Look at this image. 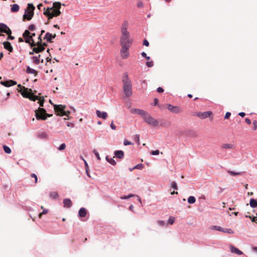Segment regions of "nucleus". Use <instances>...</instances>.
Segmentation results:
<instances>
[{"mask_svg":"<svg viewBox=\"0 0 257 257\" xmlns=\"http://www.w3.org/2000/svg\"><path fill=\"white\" fill-rule=\"evenodd\" d=\"M122 82L123 83V91L125 96L127 97L131 96L133 94L132 84L127 73H124L123 74Z\"/></svg>","mask_w":257,"mask_h":257,"instance_id":"obj_1","label":"nucleus"},{"mask_svg":"<svg viewBox=\"0 0 257 257\" xmlns=\"http://www.w3.org/2000/svg\"><path fill=\"white\" fill-rule=\"evenodd\" d=\"M35 116L38 120H46L47 117L51 116L52 114H47L45 109L39 108L38 109L35 110Z\"/></svg>","mask_w":257,"mask_h":257,"instance_id":"obj_2","label":"nucleus"},{"mask_svg":"<svg viewBox=\"0 0 257 257\" xmlns=\"http://www.w3.org/2000/svg\"><path fill=\"white\" fill-rule=\"evenodd\" d=\"M35 9V7L32 4H28V7L27 9L25 10V14L23 16V18L24 19H27L28 20H30L33 15H34V10Z\"/></svg>","mask_w":257,"mask_h":257,"instance_id":"obj_3","label":"nucleus"},{"mask_svg":"<svg viewBox=\"0 0 257 257\" xmlns=\"http://www.w3.org/2000/svg\"><path fill=\"white\" fill-rule=\"evenodd\" d=\"M61 3L59 2L54 3L53 4V7L51 8L52 9L51 10V15L50 18H53L54 17H57L59 16L61 12L60 11V9L61 8Z\"/></svg>","mask_w":257,"mask_h":257,"instance_id":"obj_4","label":"nucleus"},{"mask_svg":"<svg viewBox=\"0 0 257 257\" xmlns=\"http://www.w3.org/2000/svg\"><path fill=\"white\" fill-rule=\"evenodd\" d=\"M143 118L147 123L153 126L158 125L159 122L158 120L151 116L148 112L146 113Z\"/></svg>","mask_w":257,"mask_h":257,"instance_id":"obj_5","label":"nucleus"},{"mask_svg":"<svg viewBox=\"0 0 257 257\" xmlns=\"http://www.w3.org/2000/svg\"><path fill=\"white\" fill-rule=\"evenodd\" d=\"M66 108L65 105H54V109L56 112L57 115L60 116H68V114H67L66 111H65V109Z\"/></svg>","mask_w":257,"mask_h":257,"instance_id":"obj_6","label":"nucleus"},{"mask_svg":"<svg viewBox=\"0 0 257 257\" xmlns=\"http://www.w3.org/2000/svg\"><path fill=\"white\" fill-rule=\"evenodd\" d=\"M30 34L31 33L29 30H25L24 33L23 34V36L25 39V41L26 43H28L30 45L31 47H33V46H35V42L33 40V39H32L30 37Z\"/></svg>","mask_w":257,"mask_h":257,"instance_id":"obj_7","label":"nucleus"},{"mask_svg":"<svg viewBox=\"0 0 257 257\" xmlns=\"http://www.w3.org/2000/svg\"><path fill=\"white\" fill-rule=\"evenodd\" d=\"M133 40L130 36H121L120 38V44L121 45L131 46Z\"/></svg>","mask_w":257,"mask_h":257,"instance_id":"obj_8","label":"nucleus"},{"mask_svg":"<svg viewBox=\"0 0 257 257\" xmlns=\"http://www.w3.org/2000/svg\"><path fill=\"white\" fill-rule=\"evenodd\" d=\"M129 26L128 22L124 21L120 27L121 36H130V32L127 31Z\"/></svg>","mask_w":257,"mask_h":257,"instance_id":"obj_9","label":"nucleus"},{"mask_svg":"<svg viewBox=\"0 0 257 257\" xmlns=\"http://www.w3.org/2000/svg\"><path fill=\"white\" fill-rule=\"evenodd\" d=\"M130 47L129 46L121 45L120 53L122 59H126L129 56L128 49Z\"/></svg>","mask_w":257,"mask_h":257,"instance_id":"obj_10","label":"nucleus"},{"mask_svg":"<svg viewBox=\"0 0 257 257\" xmlns=\"http://www.w3.org/2000/svg\"><path fill=\"white\" fill-rule=\"evenodd\" d=\"M0 32L5 33L8 35H10L12 33L10 29L6 24L3 23H0Z\"/></svg>","mask_w":257,"mask_h":257,"instance_id":"obj_11","label":"nucleus"},{"mask_svg":"<svg viewBox=\"0 0 257 257\" xmlns=\"http://www.w3.org/2000/svg\"><path fill=\"white\" fill-rule=\"evenodd\" d=\"M130 111L133 114H138L141 115L143 118L146 113L147 111L141 109H138V108H131L130 110Z\"/></svg>","mask_w":257,"mask_h":257,"instance_id":"obj_12","label":"nucleus"},{"mask_svg":"<svg viewBox=\"0 0 257 257\" xmlns=\"http://www.w3.org/2000/svg\"><path fill=\"white\" fill-rule=\"evenodd\" d=\"M31 60L33 63H35V64H39L40 63H44V59L41 58V55L40 54L37 56L32 57L31 58Z\"/></svg>","mask_w":257,"mask_h":257,"instance_id":"obj_13","label":"nucleus"},{"mask_svg":"<svg viewBox=\"0 0 257 257\" xmlns=\"http://www.w3.org/2000/svg\"><path fill=\"white\" fill-rule=\"evenodd\" d=\"M31 90L28 89L27 88L23 87V90H19V91L21 93L22 95L25 98H28L29 97L30 95L32 93Z\"/></svg>","mask_w":257,"mask_h":257,"instance_id":"obj_14","label":"nucleus"},{"mask_svg":"<svg viewBox=\"0 0 257 257\" xmlns=\"http://www.w3.org/2000/svg\"><path fill=\"white\" fill-rule=\"evenodd\" d=\"M32 48H33V52H35L36 53H39L45 50V48L42 44L35 45V46Z\"/></svg>","mask_w":257,"mask_h":257,"instance_id":"obj_15","label":"nucleus"},{"mask_svg":"<svg viewBox=\"0 0 257 257\" xmlns=\"http://www.w3.org/2000/svg\"><path fill=\"white\" fill-rule=\"evenodd\" d=\"M0 83L6 87H10L16 85L17 82L13 80H10L6 81H1Z\"/></svg>","mask_w":257,"mask_h":257,"instance_id":"obj_16","label":"nucleus"},{"mask_svg":"<svg viewBox=\"0 0 257 257\" xmlns=\"http://www.w3.org/2000/svg\"><path fill=\"white\" fill-rule=\"evenodd\" d=\"M167 108L171 111L174 113H179L181 112V109L177 106H174L170 104H167Z\"/></svg>","mask_w":257,"mask_h":257,"instance_id":"obj_17","label":"nucleus"},{"mask_svg":"<svg viewBox=\"0 0 257 257\" xmlns=\"http://www.w3.org/2000/svg\"><path fill=\"white\" fill-rule=\"evenodd\" d=\"M212 112L211 111H205L203 112H198L197 113V116L201 119L206 118L208 117Z\"/></svg>","mask_w":257,"mask_h":257,"instance_id":"obj_18","label":"nucleus"},{"mask_svg":"<svg viewBox=\"0 0 257 257\" xmlns=\"http://www.w3.org/2000/svg\"><path fill=\"white\" fill-rule=\"evenodd\" d=\"M96 114L98 117L104 119H105L108 116V114L106 112H101L99 110H97L96 111Z\"/></svg>","mask_w":257,"mask_h":257,"instance_id":"obj_19","label":"nucleus"},{"mask_svg":"<svg viewBox=\"0 0 257 257\" xmlns=\"http://www.w3.org/2000/svg\"><path fill=\"white\" fill-rule=\"evenodd\" d=\"M229 247L230 249V251L232 253H235L238 255H241L243 254V252L241 250H239L238 248H236L232 245H230Z\"/></svg>","mask_w":257,"mask_h":257,"instance_id":"obj_20","label":"nucleus"},{"mask_svg":"<svg viewBox=\"0 0 257 257\" xmlns=\"http://www.w3.org/2000/svg\"><path fill=\"white\" fill-rule=\"evenodd\" d=\"M56 35H52L49 32H47L44 38V39L46 40L47 42H51L52 38H55Z\"/></svg>","mask_w":257,"mask_h":257,"instance_id":"obj_21","label":"nucleus"},{"mask_svg":"<svg viewBox=\"0 0 257 257\" xmlns=\"http://www.w3.org/2000/svg\"><path fill=\"white\" fill-rule=\"evenodd\" d=\"M114 154L115 157L118 159H122L124 157V153L121 150L114 151Z\"/></svg>","mask_w":257,"mask_h":257,"instance_id":"obj_22","label":"nucleus"},{"mask_svg":"<svg viewBox=\"0 0 257 257\" xmlns=\"http://www.w3.org/2000/svg\"><path fill=\"white\" fill-rule=\"evenodd\" d=\"M4 48L10 51V52H13V48L11 44V43L9 42H4L3 43Z\"/></svg>","mask_w":257,"mask_h":257,"instance_id":"obj_23","label":"nucleus"},{"mask_svg":"<svg viewBox=\"0 0 257 257\" xmlns=\"http://www.w3.org/2000/svg\"><path fill=\"white\" fill-rule=\"evenodd\" d=\"M64 207L69 208L72 206V203L70 199H64L63 200Z\"/></svg>","mask_w":257,"mask_h":257,"instance_id":"obj_24","label":"nucleus"},{"mask_svg":"<svg viewBox=\"0 0 257 257\" xmlns=\"http://www.w3.org/2000/svg\"><path fill=\"white\" fill-rule=\"evenodd\" d=\"M87 213L86 210L85 208H81L78 212V215L80 217H83L86 216Z\"/></svg>","mask_w":257,"mask_h":257,"instance_id":"obj_25","label":"nucleus"},{"mask_svg":"<svg viewBox=\"0 0 257 257\" xmlns=\"http://www.w3.org/2000/svg\"><path fill=\"white\" fill-rule=\"evenodd\" d=\"M19 9V6L18 4H14L12 6L11 10L12 12H17Z\"/></svg>","mask_w":257,"mask_h":257,"instance_id":"obj_26","label":"nucleus"},{"mask_svg":"<svg viewBox=\"0 0 257 257\" xmlns=\"http://www.w3.org/2000/svg\"><path fill=\"white\" fill-rule=\"evenodd\" d=\"M51 10H52V9L48 8L47 9V10H46L44 11V14L45 16H47V17H48V19H52V18H50V17L51 16V15H52V14H51Z\"/></svg>","mask_w":257,"mask_h":257,"instance_id":"obj_27","label":"nucleus"},{"mask_svg":"<svg viewBox=\"0 0 257 257\" xmlns=\"http://www.w3.org/2000/svg\"><path fill=\"white\" fill-rule=\"evenodd\" d=\"M249 204L250 206L252 208L257 207V201L254 199L251 198L250 200Z\"/></svg>","mask_w":257,"mask_h":257,"instance_id":"obj_28","label":"nucleus"},{"mask_svg":"<svg viewBox=\"0 0 257 257\" xmlns=\"http://www.w3.org/2000/svg\"><path fill=\"white\" fill-rule=\"evenodd\" d=\"M106 160L109 163L112 165H115L116 164V162L113 160V158H109L108 156H106L105 157Z\"/></svg>","mask_w":257,"mask_h":257,"instance_id":"obj_29","label":"nucleus"},{"mask_svg":"<svg viewBox=\"0 0 257 257\" xmlns=\"http://www.w3.org/2000/svg\"><path fill=\"white\" fill-rule=\"evenodd\" d=\"M26 72L29 74H37L36 70L31 68L30 67L28 66L26 69Z\"/></svg>","mask_w":257,"mask_h":257,"instance_id":"obj_30","label":"nucleus"},{"mask_svg":"<svg viewBox=\"0 0 257 257\" xmlns=\"http://www.w3.org/2000/svg\"><path fill=\"white\" fill-rule=\"evenodd\" d=\"M28 98L32 100V101H35L36 100H38L39 99V97L37 95H34L32 93L30 95L29 97H28Z\"/></svg>","mask_w":257,"mask_h":257,"instance_id":"obj_31","label":"nucleus"},{"mask_svg":"<svg viewBox=\"0 0 257 257\" xmlns=\"http://www.w3.org/2000/svg\"><path fill=\"white\" fill-rule=\"evenodd\" d=\"M211 229L212 230H215L219 231H221V232H222V231H223V228L221 227V226H218V225H213V226H211Z\"/></svg>","mask_w":257,"mask_h":257,"instance_id":"obj_32","label":"nucleus"},{"mask_svg":"<svg viewBox=\"0 0 257 257\" xmlns=\"http://www.w3.org/2000/svg\"><path fill=\"white\" fill-rule=\"evenodd\" d=\"M222 148L225 149H231L234 148V145L230 144H224Z\"/></svg>","mask_w":257,"mask_h":257,"instance_id":"obj_33","label":"nucleus"},{"mask_svg":"<svg viewBox=\"0 0 257 257\" xmlns=\"http://www.w3.org/2000/svg\"><path fill=\"white\" fill-rule=\"evenodd\" d=\"M226 172L231 176H236V175H241V172H236L230 170H227Z\"/></svg>","mask_w":257,"mask_h":257,"instance_id":"obj_34","label":"nucleus"},{"mask_svg":"<svg viewBox=\"0 0 257 257\" xmlns=\"http://www.w3.org/2000/svg\"><path fill=\"white\" fill-rule=\"evenodd\" d=\"M196 201V198L193 196H191L188 198V202L190 204H193Z\"/></svg>","mask_w":257,"mask_h":257,"instance_id":"obj_35","label":"nucleus"},{"mask_svg":"<svg viewBox=\"0 0 257 257\" xmlns=\"http://www.w3.org/2000/svg\"><path fill=\"white\" fill-rule=\"evenodd\" d=\"M3 148L5 153L7 154H10L11 153V149L8 146L5 145Z\"/></svg>","mask_w":257,"mask_h":257,"instance_id":"obj_36","label":"nucleus"},{"mask_svg":"<svg viewBox=\"0 0 257 257\" xmlns=\"http://www.w3.org/2000/svg\"><path fill=\"white\" fill-rule=\"evenodd\" d=\"M50 196L52 198L55 199L58 197V194L56 192H52L50 193Z\"/></svg>","mask_w":257,"mask_h":257,"instance_id":"obj_37","label":"nucleus"},{"mask_svg":"<svg viewBox=\"0 0 257 257\" xmlns=\"http://www.w3.org/2000/svg\"><path fill=\"white\" fill-rule=\"evenodd\" d=\"M223 232L228 233L229 234H233V231L231 228H223Z\"/></svg>","mask_w":257,"mask_h":257,"instance_id":"obj_38","label":"nucleus"},{"mask_svg":"<svg viewBox=\"0 0 257 257\" xmlns=\"http://www.w3.org/2000/svg\"><path fill=\"white\" fill-rule=\"evenodd\" d=\"M93 153L94 154L95 156H96V157L97 158L98 160L100 161L101 160V158H100L99 154L98 152L97 151V150H94L93 151Z\"/></svg>","mask_w":257,"mask_h":257,"instance_id":"obj_39","label":"nucleus"},{"mask_svg":"<svg viewBox=\"0 0 257 257\" xmlns=\"http://www.w3.org/2000/svg\"><path fill=\"white\" fill-rule=\"evenodd\" d=\"M134 196H135V195L131 194L127 196H121V197H120V199H129Z\"/></svg>","mask_w":257,"mask_h":257,"instance_id":"obj_40","label":"nucleus"},{"mask_svg":"<svg viewBox=\"0 0 257 257\" xmlns=\"http://www.w3.org/2000/svg\"><path fill=\"white\" fill-rule=\"evenodd\" d=\"M47 137L46 133H42L39 135V137L41 139H46Z\"/></svg>","mask_w":257,"mask_h":257,"instance_id":"obj_41","label":"nucleus"},{"mask_svg":"<svg viewBox=\"0 0 257 257\" xmlns=\"http://www.w3.org/2000/svg\"><path fill=\"white\" fill-rule=\"evenodd\" d=\"M41 36V35H39V37L38 38V41L35 42V45L42 44Z\"/></svg>","mask_w":257,"mask_h":257,"instance_id":"obj_42","label":"nucleus"},{"mask_svg":"<svg viewBox=\"0 0 257 257\" xmlns=\"http://www.w3.org/2000/svg\"><path fill=\"white\" fill-rule=\"evenodd\" d=\"M174 220H175L174 217L171 216L169 217V218L168 220V223H170V224H172L174 223Z\"/></svg>","mask_w":257,"mask_h":257,"instance_id":"obj_43","label":"nucleus"},{"mask_svg":"<svg viewBox=\"0 0 257 257\" xmlns=\"http://www.w3.org/2000/svg\"><path fill=\"white\" fill-rule=\"evenodd\" d=\"M135 140L138 145L140 144V136L139 135H136L135 136Z\"/></svg>","mask_w":257,"mask_h":257,"instance_id":"obj_44","label":"nucleus"},{"mask_svg":"<svg viewBox=\"0 0 257 257\" xmlns=\"http://www.w3.org/2000/svg\"><path fill=\"white\" fill-rule=\"evenodd\" d=\"M66 148V145L64 143L62 144L60 147L58 148V150L60 151H62L64 150Z\"/></svg>","mask_w":257,"mask_h":257,"instance_id":"obj_45","label":"nucleus"},{"mask_svg":"<svg viewBox=\"0 0 257 257\" xmlns=\"http://www.w3.org/2000/svg\"><path fill=\"white\" fill-rule=\"evenodd\" d=\"M38 100H39L38 103H39L40 106H43L44 102V98L42 99L41 98H39Z\"/></svg>","mask_w":257,"mask_h":257,"instance_id":"obj_46","label":"nucleus"},{"mask_svg":"<svg viewBox=\"0 0 257 257\" xmlns=\"http://www.w3.org/2000/svg\"><path fill=\"white\" fill-rule=\"evenodd\" d=\"M171 187L173 189L177 190L178 189L177 183L175 182H173L171 183Z\"/></svg>","mask_w":257,"mask_h":257,"instance_id":"obj_47","label":"nucleus"},{"mask_svg":"<svg viewBox=\"0 0 257 257\" xmlns=\"http://www.w3.org/2000/svg\"><path fill=\"white\" fill-rule=\"evenodd\" d=\"M31 176L32 177H33V178H35V184H36L38 181V178L37 175L34 173H32L31 174Z\"/></svg>","mask_w":257,"mask_h":257,"instance_id":"obj_48","label":"nucleus"},{"mask_svg":"<svg viewBox=\"0 0 257 257\" xmlns=\"http://www.w3.org/2000/svg\"><path fill=\"white\" fill-rule=\"evenodd\" d=\"M123 144L124 146H127L132 145L133 144L130 141H128V140L125 139L123 141Z\"/></svg>","mask_w":257,"mask_h":257,"instance_id":"obj_49","label":"nucleus"},{"mask_svg":"<svg viewBox=\"0 0 257 257\" xmlns=\"http://www.w3.org/2000/svg\"><path fill=\"white\" fill-rule=\"evenodd\" d=\"M252 124L253 125V130H255L257 128V121L254 120L252 122Z\"/></svg>","mask_w":257,"mask_h":257,"instance_id":"obj_50","label":"nucleus"},{"mask_svg":"<svg viewBox=\"0 0 257 257\" xmlns=\"http://www.w3.org/2000/svg\"><path fill=\"white\" fill-rule=\"evenodd\" d=\"M160 153V151L159 150H157L156 151H153L151 152V154L152 155H159Z\"/></svg>","mask_w":257,"mask_h":257,"instance_id":"obj_51","label":"nucleus"},{"mask_svg":"<svg viewBox=\"0 0 257 257\" xmlns=\"http://www.w3.org/2000/svg\"><path fill=\"white\" fill-rule=\"evenodd\" d=\"M154 63L152 61L147 62L146 65L149 67H151L153 66Z\"/></svg>","mask_w":257,"mask_h":257,"instance_id":"obj_52","label":"nucleus"},{"mask_svg":"<svg viewBox=\"0 0 257 257\" xmlns=\"http://www.w3.org/2000/svg\"><path fill=\"white\" fill-rule=\"evenodd\" d=\"M142 168H143L142 164H138L134 167V169H142Z\"/></svg>","mask_w":257,"mask_h":257,"instance_id":"obj_53","label":"nucleus"},{"mask_svg":"<svg viewBox=\"0 0 257 257\" xmlns=\"http://www.w3.org/2000/svg\"><path fill=\"white\" fill-rule=\"evenodd\" d=\"M35 29V26L34 25H31L29 26V30L30 31H34Z\"/></svg>","mask_w":257,"mask_h":257,"instance_id":"obj_54","label":"nucleus"},{"mask_svg":"<svg viewBox=\"0 0 257 257\" xmlns=\"http://www.w3.org/2000/svg\"><path fill=\"white\" fill-rule=\"evenodd\" d=\"M245 217H248L249 218H250L252 222H254L256 219V217H252L251 216H247V215H246Z\"/></svg>","mask_w":257,"mask_h":257,"instance_id":"obj_55","label":"nucleus"},{"mask_svg":"<svg viewBox=\"0 0 257 257\" xmlns=\"http://www.w3.org/2000/svg\"><path fill=\"white\" fill-rule=\"evenodd\" d=\"M158 223L160 226H164L165 225V222L164 221L159 220L158 221Z\"/></svg>","mask_w":257,"mask_h":257,"instance_id":"obj_56","label":"nucleus"},{"mask_svg":"<svg viewBox=\"0 0 257 257\" xmlns=\"http://www.w3.org/2000/svg\"><path fill=\"white\" fill-rule=\"evenodd\" d=\"M143 45H144L146 46H149V42H148V41L147 40L145 39L143 41Z\"/></svg>","mask_w":257,"mask_h":257,"instance_id":"obj_57","label":"nucleus"},{"mask_svg":"<svg viewBox=\"0 0 257 257\" xmlns=\"http://www.w3.org/2000/svg\"><path fill=\"white\" fill-rule=\"evenodd\" d=\"M47 213H48V210H47V209H44V210H43V211H42V213H40L39 216H40V217H41V216L42 214H47Z\"/></svg>","mask_w":257,"mask_h":257,"instance_id":"obj_58","label":"nucleus"},{"mask_svg":"<svg viewBox=\"0 0 257 257\" xmlns=\"http://www.w3.org/2000/svg\"><path fill=\"white\" fill-rule=\"evenodd\" d=\"M110 127L111 129L115 130L116 129V126L113 124V121H112L110 124Z\"/></svg>","mask_w":257,"mask_h":257,"instance_id":"obj_59","label":"nucleus"},{"mask_svg":"<svg viewBox=\"0 0 257 257\" xmlns=\"http://www.w3.org/2000/svg\"><path fill=\"white\" fill-rule=\"evenodd\" d=\"M230 115H231L230 112H226L224 118L225 119L228 118L230 116Z\"/></svg>","mask_w":257,"mask_h":257,"instance_id":"obj_60","label":"nucleus"},{"mask_svg":"<svg viewBox=\"0 0 257 257\" xmlns=\"http://www.w3.org/2000/svg\"><path fill=\"white\" fill-rule=\"evenodd\" d=\"M157 91L159 93H161V92H163L164 91V89L163 88L161 87H159L158 88H157Z\"/></svg>","mask_w":257,"mask_h":257,"instance_id":"obj_61","label":"nucleus"},{"mask_svg":"<svg viewBox=\"0 0 257 257\" xmlns=\"http://www.w3.org/2000/svg\"><path fill=\"white\" fill-rule=\"evenodd\" d=\"M245 121L247 123H248V124H250V123H251V121H250V120L249 118H246L245 119Z\"/></svg>","mask_w":257,"mask_h":257,"instance_id":"obj_62","label":"nucleus"},{"mask_svg":"<svg viewBox=\"0 0 257 257\" xmlns=\"http://www.w3.org/2000/svg\"><path fill=\"white\" fill-rule=\"evenodd\" d=\"M239 115H240L241 117H244L245 115V113L243 112H240L239 113Z\"/></svg>","mask_w":257,"mask_h":257,"instance_id":"obj_63","label":"nucleus"},{"mask_svg":"<svg viewBox=\"0 0 257 257\" xmlns=\"http://www.w3.org/2000/svg\"><path fill=\"white\" fill-rule=\"evenodd\" d=\"M252 249L257 253V246L252 247Z\"/></svg>","mask_w":257,"mask_h":257,"instance_id":"obj_64","label":"nucleus"}]
</instances>
